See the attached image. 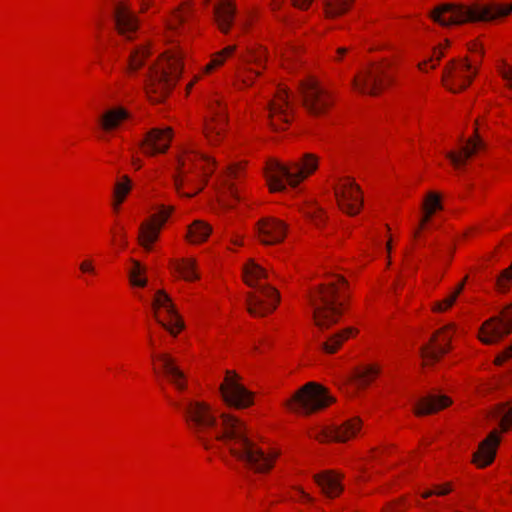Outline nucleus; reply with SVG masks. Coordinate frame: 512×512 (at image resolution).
I'll return each mask as SVG.
<instances>
[{
  "mask_svg": "<svg viewBox=\"0 0 512 512\" xmlns=\"http://www.w3.org/2000/svg\"><path fill=\"white\" fill-rule=\"evenodd\" d=\"M172 404L183 414L188 429L205 449L222 445L244 467L256 473L268 472L273 467L278 453L266 454L250 440L240 419L226 413L217 416L208 403L191 398Z\"/></svg>",
  "mask_w": 512,
  "mask_h": 512,
  "instance_id": "1",
  "label": "nucleus"
},
{
  "mask_svg": "<svg viewBox=\"0 0 512 512\" xmlns=\"http://www.w3.org/2000/svg\"><path fill=\"white\" fill-rule=\"evenodd\" d=\"M210 158L188 147L177 157L175 172L172 175L176 191L183 197L191 198L199 193L207 177L213 172Z\"/></svg>",
  "mask_w": 512,
  "mask_h": 512,
  "instance_id": "2",
  "label": "nucleus"
},
{
  "mask_svg": "<svg viewBox=\"0 0 512 512\" xmlns=\"http://www.w3.org/2000/svg\"><path fill=\"white\" fill-rule=\"evenodd\" d=\"M511 12L512 3L510 5L493 3L489 5L475 4L473 6L445 3L435 7L430 12V16L436 23L448 27L467 22L491 21L504 17Z\"/></svg>",
  "mask_w": 512,
  "mask_h": 512,
  "instance_id": "3",
  "label": "nucleus"
},
{
  "mask_svg": "<svg viewBox=\"0 0 512 512\" xmlns=\"http://www.w3.org/2000/svg\"><path fill=\"white\" fill-rule=\"evenodd\" d=\"M345 285L346 280L342 276L336 275L329 282L311 292L309 302L313 309V319L320 329H327L337 323L342 314V288Z\"/></svg>",
  "mask_w": 512,
  "mask_h": 512,
  "instance_id": "4",
  "label": "nucleus"
},
{
  "mask_svg": "<svg viewBox=\"0 0 512 512\" xmlns=\"http://www.w3.org/2000/svg\"><path fill=\"white\" fill-rule=\"evenodd\" d=\"M181 59L182 53L174 52L149 65L144 86L151 100L161 101L174 87L181 74Z\"/></svg>",
  "mask_w": 512,
  "mask_h": 512,
  "instance_id": "5",
  "label": "nucleus"
},
{
  "mask_svg": "<svg viewBox=\"0 0 512 512\" xmlns=\"http://www.w3.org/2000/svg\"><path fill=\"white\" fill-rule=\"evenodd\" d=\"M243 274L246 284L256 288L247 296L248 312L252 316L263 317L274 311L279 302V293L274 287L259 283L261 279H268V272L251 260L244 267Z\"/></svg>",
  "mask_w": 512,
  "mask_h": 512,
  "instance_id": "6",
  "label": "nucleus"
},
{
  "mask_svg": "<svg viewBox=\"0 0 512 512\" xmlns=\"http://www.w3.org/2000/svg\"><path fill=\"white\" fill-rule=\"evenodd\" d=\"M317 167L318 158L314 154L306 153L300 160L289 164H282L276 160L269 161L266 166V177L272 191H283L286 184L297 186Z\"/></svg>",
  "mask_w": 512,
  "mask_h": 512,
  "instance_id": "7",
  "label": "nucleus"
},
{
  "mask_svg": "<svg viewBox=\"0 0 512 512\" xmlns=\"http://www.w3.org/2000/svg\"><path fill=\"white\" fill-rule=\"evenodd\" d=\"M333 402L326 388L315 382H309L302 386L287 401V406L298 413L305 415L322 410Z\"/></svg>",
  "mask_w": 512,
  "mask_h": 512,
  "instance_id": "8",
  "label": "nucleus"
},
{
  "mask_svg": "<svg viewBox=\"0 0 512 512\" xmlns=\"http://www.w3.org/2000/svg\"><path fill=\"white\" fill-rule=\"evenodd\" d=\"M152 306L155 309L157 322L171 335L176 336L183 328L184 322L164 290H158L154 296Z\"/></svg>",
  "mask_w": 512,
  "mask_h": 512,
  "instance_id": "9",
  "label": "nucleus"
},
{
  "mask_svg": "<svg viewBox=\"0 0 512 512\" xmlns=\"http://www.w3.org/2000/svg\"><path fill=\"white\" fill-rule=\"evenodd\" d=\"M300 93L304 107L314 116L325 114L333 104L329 92L315 79L303 81L300 84Z\"/></svg>",
  "mask_w": 512,
  "mask_h": 512,
  "instance_id": "10",
  "label": "nucleus"
},
{
  "mask_svg": "<svg viewBox=\"0 0 512 512\" xmlns=\"http://www.w3.org/2000/svg\"><path fill=\"white\" fill-rule=\"evenodd\" d=\"M390 64H379L363 70L353 78L354 88L364 94L376 95L390 81Z\"/></svg>",
  "mask_w": 512,
  "mask_h": 512,
  "instance_id": "11",
  "label": "nucleus"
},
{
  "mask_svg": "<svg viewBox=\"0 0 512 512\" xmlns=\"http://www.w3.org/2000/svg\"><path fill=\"white\" fill-rule=\"evenodd\" d=\"M220 391L225 403L236 409H244L253 404V393L239 382V376L234 372L227 371Z\"/></svg>",
  "mask_w": 512,
  "mask_h": 512,
  "instance_id": "12",
  "label": "nucleus"
},
{
  "mask_svg": "<svg viewBox=\"0 0 512 512\" xmlns=\"http://www.w3.org/2000/svg\"><path fill=\"white\" fill-rule=\"evenodd\" d=\"M512 332V304L506 307L500 316L492 317L483 323L480 340L485 344L499 342Z\"/></svg>",
  "mask_w": 512,
  "mask_h": 512,
  "instance_id": "13",
  "label": "nucleus"
},
{
  "mask_svg": "<svg viewBox=\"0 0 512 512\" xmlns=\"http://www.w3.org/2000/svg\"><path fill=\"white\" fill-rule=\"evenodd\" d=\"M477 69L467 59L453 60L444 70V84L452 92H459L470 85Z\"/></svg>",
  "mask_w": 512,
  "mask_h": 512,
  "instance_id": "14",
  "label": "nucleus"
},
{
  "mask_svg": "<svg viewBox=\"0 0 512 512\" xmlns=\"http://www.w3.org/2000/svg\"><path fill=\"white\" fill-rule=\"evenodd\" d=\"M172 212V206L162 205L158 212L152 215L150 220L141 224L139 243L146 251L152 250V244L159 238L160 231Z\"/></svg>",
  "mask_w": 512,
  "mask_h": 512,
  "instance_id": "15",
  "label": "nucleus"
},
{
  "mask_svg": "<svg viewBox=\"0 0 512 512\" xmlns=\"http://www.w3.org/2000/svg\"><path fill=\"white\" fill-rule=\"evenodd\" d=\"M335 196L341 210L349 215H356L362 207V197L359 186L351 179L344 178L335 189Z\"/></svg>",
  "mask_w": 512,
  "mask_h": 512,
  "instance_id": "16",
  "label": "nucleus"
},
{
  "mask_svg": "<svg viewBox=\"0 0 512 512\" xmlns=\"http://www.w3.org/2000/svg\"><path fill=\"white\" fill-rule=\"evenodd\" d=\"M452 329V325L440 329L431 337L429 344L420 348V355L426 364L437 362L449 351Z\"/></svg>",
  "mask_w": 512,
  "mask_h": 512,
  "instance_id": "17",
  "label": "nucleus"
},
{
  "mask_svg": "<svg viewBox=\"0 0 512 512\" xmlns=\"http://www.w3.org/2000/svg\"><path fill=\"white\" fill-rule=\"evenodd\" d=\"M116 30L127 40L134 39L138 31V20L133 11L123 2H116L113 10Z\"/></svg>",
  "mask_w": 512,
  "mask_h": 512,
  "instance_id": "18",
  "label": "nucleus"
},
{
  "mask_svg": "<svg viewBox=\"0 0 512 512\" xmlns=\"http://www.w3.org/2000/svg\"><path fill=\"white\" fill-rule=\"evenodd\" d=\"M225 123V108L219 99H214L209 104V115L205 120V134L211 143L214 144L221 139Z\"/></svg>",
  "mask_w": 512,
  "mask_h": 512,
  "instance_id": "19",
  "label": "nucleus"
},
{
  "mask_svg": "<svg viewBox=\"0 0 512 512\" xmlns=\"http://www.w3.org/2000/svg\"><path fill=\"white\" fill-rule=\"evenodd\" d=\"M172 139V130L170 128H153L148 131L139 145L146 155L153 156L158 153H165Z\"/></svg>",
  "mask_w": 512,
  "mask_h": 512,
  "instance_id": "20",
  "label": "nucleus"
},
{
  "mask_svg": "<svg viewBox=\"0 0 512 512\" xmlns=\"http://www.w3.org/2000/svg\"><path fill=\"white\" fill-rule=\"evenodd\" d=\"M292 110L288 101V92L280 88L275 98L269 103V119L274 129H280L281 124H288L291 120Z\"/></svg>",
  "mask_w": 512,
  "mask_h": 512,
  "instance_id": "21",
  "label": "nucleus"
},
{
  "mask_svg": "<svg viewBox=\"0 0 512 512\" xmlns=\"http://www.w3.org/2000/svg\"><path fill=\"white\" fill-rule=\"evenodd\" d=\"M258 237L265 245L280 243L286 235V226L280 220L264 218L257 224Z\"/></svg>",
  "mask_w": 512,
  "mask_h": 512,
  "instance_id": "22",
  "label": "nucleus"
},
{
  "mask_svg": "<svg viewBox=\"0 0 512 512\" xmlns=\"http://www.w3.org/2000/svg\"><path fill=\"white\" fill-rule=\"evenodd\" d=\"M361 426V420L357 417L352 418L340 426H333L319 432L316 438L319 441H338L345 442L355 436Z\"/></svg>",
  "mask_w": 512,
  "mask_h": 512,
  "instance_id": "23",
  "label": "nucleus"
},
{
  "mask_svg": "<svg viewBox=\"0 0 512 512\" xmlns=\"http://www.w3.org/2000/svg\"><path fill=\"white\" fill-rule=\"evenodd\" d=\"M157 358L161 363L163 374L167 380L179 391L185 390L187 387L186 375L180 369L176 360L166 353L159 354Z\"/></svg>",
  "mask_w": 512,
  "mask_h": 512,
  "instance_id": "24",
  "label": "nucleus"
},
{
  "mask_svg": "<svg viewBox=\"0 0 512 512\" xmlns=\"http://www.w3.org/2000/svg\"><path fill=\"white\" fill-rule=\"evenodd\" d=\"M241 59L246 67L239 73V77L244 85L249 86L253 83L255 77L260 75V72L248 66L255 64L256 66L262 67L266 59L265 51L262 48L251 49L248 51L247 55L241 56Z\"/></svg>",
  "mask_w": 512,
  "mask_h": 512,
  "instance_id": "25",
  "label": "nucleus"
},
{
  "mask_svg": "<svg viewBox=\"0 0 512 512\" xmlns=\"http://www.w3.org/2000/svg\"><path fill=\"white\" fill-rule=\"evenodd\" d=\"M314 481L328 498H335L343 491L341 475L331 471H323L313 476Z\"/></svg>",
  "mask_w": 512,
  "mask_h": 512,
  "instance_id": "26",
  "label": "nucleus"
},
{
  "mask_svg": "<svg viewBox=\"0 0 512 512\" xmlns=\"http://www.w3.org/2000/svg\"><path fill=\"white\" fill-rule=\"evenodd\" d=\"M499 441L498 433L492 431L489 436L480 443L478 450L473 455V461L478 467H485L493 461Z\"/></svg>",
  "mask_w": 512,
  "mask_h": 512,
  "instance_id": "27",
  "label": "nucleus"
},
{
  "mask_svg": "<svg viewBox=\"0 0 512 512\" xmlns=\"http://www.w3.org/2000/svg\"><path fill=\"white\" fill-rule=\"evenodd\" d=\"M485 147V143L480 138V136L477 133V130L475 131V138H470L465 145H463L460 149V152H448L446 154L447 158L451 161L453 166L456 169L461 168L462 165L465 164L466 159L472 157L474 154L477 153V151L483 149Z\"/></svg>",
  "mask_w": 512,
  "mask_h": 512,
  "instance_id": "28",
  "label": "nucleus"
},
{
  "mask_svg": "<svg viewBox=\"0 0 512 512\" xmlns=\"http://www.w3.org/2000/svg\"><path fill=\"white\" fill-rule=\"evenodd\" d=\"M451 403V399L446 395L430 394L419 400L414 412L418 416L432 414L448 407Z\"/></svg>",
  "mask_w": 512,
  "mask_h": 512,
  "instance_id": "29",
  "label": "nucleus"
},
{
  "mask_svg": "<svg viewBox=\"0 0 512 512\" xmlns=\"http://www.w3.org/2000/svg\"><path fill=\"white\" fill-rule=\"evenodd\" d=\"M236 8L231 0H222L214 6V18L220 30L227 33L233 23Z\"/></svg>",
  "mask_w": 512,
  "mask_h": 512,
  "instance_id": "30",
  "label": "nucleus"
},
{
  "mask_svg": "<svg viewBox=\"0 0 512 512\" xmlns=\"http://www.w3.org/2000/svg\"><path fill=\"white\" fill-rule=\"evenodd\" d=\"M129 112L122 107L107 110L99 118V124L103 131L110 132L116 129L121 121L129 118Z\"/></svg>",
  "mask_w": 512,
  "mask_h": 512,
  "instance_id": "31",
  "label": "nucleus"
},
{
  "mask_svg": "<svg viewBox=\"0 0 512 512\" xmlns=\"http://www.w3.org/2000/svg\"><path fill=\"white\" fill-rule=\"evenodd\" d=\"M354 328H345L337 333L332 334L326 341L321 343V349L326 353H335L342 343L355 333Z\"/></svg>",
  "mask_w": 512,
  "mask_h": 512,
  "instance_id": "32",
  "label": "nucleus"
},
{
  "mask_svg": "<svg viewBox=\"0 0 512 512\" xmlns=\"http://www.w3.org/2000/svg\"><path fill=\"white\" fill-rule=\"evenodd\" d=\"M172 268L178 272L181 277L187 281L195 280L199 278L196 272V262L194 259L182 258L171 261Z\"/></svg>",
  "mask_w": 512,
  "mask_h": 512,
  "instance_id": "33",
  "label": "nucleus"
},
{
  "mask_svg": "<svg viewBox=\"0 0 512 512\" xmlns=\"http://www.w3.org/2000/svg\"><path fill=\"white\" fill-rule=\"evenodd\" d=\"M380 368L375 365H369L362 369H356L353 374V380L358 387L368 385L378 374Z\"/></svg>",
  "mask_w": 512,
  "mask_h": 512,
  "instance_id": "34",
  "label": "nucleus"
},
{
  "mask_svg": "<svg viewBox=\"0 0 512 512\" xmlns=\"http://www.w3.org/2000/svg\"><path fill=\"white\" fill-rule=\"evenodd\" d=\"M210 233L211 227L208 224L197 220L189 227L188 239L192 243H199L206 240Z\"/></svg>",
  "mask_w": 512,
  "mask_h": 512,
  "instance_id": "35",
  "label": "nucleus"
},
{
  "mask_svg": "<svg viewBox=\"0 0 512 512\" xmlns=\"http://www.w3.org/2000/svg\"><path fill=\"white\" fill-rule=\"evenodd\" d=\"M148 50L145 46H137L132 48L128 58V70L133 73L140 69L145 59L148 57Z\"/></svg>",
  "mask_w": 512,
  "mask_h": 512,
  "instance_id": "36",
  "label": "nucleus"
},
{
  "mask_svg": "<svg viewBox=\"0 0 512 512\" xmlns=\"http://www.w3.org/2000/svg\"><path fill=\"white\" fill-rule=\"evenodd\" d=\"M353 0H324L326 16L337 17L347 12Z\"/></svg>",
  "mask_w": 512,
  "mask_h": 512,
  "instance_id": "37",
  "label": "nucleus"
},
{
  "mask_svg": "<svg viewBox=\"0 0 512 512\" xmlns=\"http://www.w3.org/2000/svg\"><path fill=\"white\" fill-rule=\"evenodd\" d=\"M494 418L499 420V425L503 431L512 428V406L501 404L494 410Z\"/></svg>",
  "mask_w": 512,
  "mask_h": 512,
  "instance_id": "38",
  "label": "nucleus"
},
{
  "mask_svg": "<svg viewBox=\"0 0 512 512\" xmlns=\"http://www.w3.org/2000/svg\"><path fill=\"white\" fill-rule=\"evenodd\" d=\"M145 268L137 260H132V268L129 271L130 283L133 286L145 287L147 279L142 277L145 274Z\"/></svg>",
  "mask_w": 512,
  "mask_h": 512,
  "instance_id": "39",
  "label": "nucleus"
},
{
  "mask_svg": "<svg viewBox=\"0 0 512 512\" xmlns=\"http://www.w3.org/2000/svg\"><path fill=\"white\" fill-rule=\"evenodd\" d=\"M239 170H240V168L238 165L230 166L228 169L227 175L223 178V181H222V184L225 187V189L227 190L228 194L235 200L239 199L238 191L234 187V185L232 183H230V179L236 178L238 176Z\"/></svg>",
  "mask_w": 512,
  "mask_h": 512,
  "instance_id": "40",
  "label": "nucleus"
},
{
  "mask_svg": "<svg viewBox=\"0 0 512 512\" xmlns=\"http://www.w3.org/2000/svg\"><path fill=\"white\" fill-rule=\"evenodd\" d=\"M236 50V46L231 45L216 53L209 64L206 66V72L212 71L215 67L222 65L227 57L232 55Z\"/></svg>",
  "mask_w": 512,
  "mask_h": 512,
  "instance_id": "41",
  "label": "nucleus"
},
{
  "mask_svg": "<svg viewBox=\"0 0 512 512\" xmlns=\"http://www.w3.org/2000/svg\"><path fill=\"white\" fill-rule=\"evenodd\" d=\"M442 209V204L440 201V196L437 193L430 192L428 193L425 202H424V210L425 213L429 215H433L435 211Z\"/></svg>",
  "mask_w": 512,
  "mask_h": 512,
  "instance_id": "42",
  "label": "nucleus"
},
{
  "mask_svg": "<svg viewBox=\"0 0 512 512\" xmlns=\"http://www.w3.org/2000/svg\"><path fill=\"white\" fill-rule=\"evenodd\" d=\"M131 189V180L127 176H123L121 181L115 184L114 196L119 198V202H123L126 195Z\"/></svg>",
  "mask_w": 512,
  "mask_h": 512,
  "instance_id": "43",
  "label": "nucleus"
},
{
  "mask_svg": "<svg viewBox=\"0 0 512 512\" xmlns=\"http://www.w3.org/2000/svg\"><path fill=\"white\" fill-rule=\"evenodd\" d=\"M187 16H188V9L183 5L174 12V14L168 24L169 28L171 30H176L178 28V26L180 24H182L187 19Z\"/></svg>",
  "mask_w": 512,
  "mask_h": 512,
  "instance_id": "44",
  "label": "nucleus"
},
{
  "mask_svg": "<svg viewBox=\"0 0 512 512\" xmlns=\"http://www.w3.org/2000/svg\"><path fill=\"white\" fill-rule=\"evenodd\" d=\"M508 283H512V263L507 269L503 270L497 278V286L502 291L506 289Z\"/></svg>",
  "mask_w": 512,
  "mask_h": 512,
  "instance_id": "45",
  "label": "nucleus"
},
{
  "mask_svg": "<svg viewBox=\"0 0 512 512\" xmlns=\"http://www.w3.org/2000/svg\"><path fill=\"white\" fill-rule=\"evenodd\" d=\"M458 296H456L453 292H451L446 298L442 301H439L435 304V311L442 312L446 309L453 306Z\"/></svg>",
  "mask_w": 512,
  "mask_h": 512,
  "instance_id": "46",
  "label": "nucleus"
},
{
  "mask_svg": "<svg viewBox=\"0 0 512 512\" xmlns=\"http://www.w3.org/2000/svg\"><path fill=\"white\" fill-rule=\"evenodd\" d=\"M452 490L450 484H445L443 486H437L436 490H428L422 494L423 498H428L432 495H446Z\"/></svg>",
  "mask_w": 512,
  "mask_h": 512,
  "instance_id": "47",
  "label": "nucleus"
},
{
  "mask_svg": "<svg viewBox=\"0 0 512 512\" xmlns=\"http://www.w3.org/2000/svg\"><path fill=\"white\" fill-rule=\"evenodd\" d=\"M512 357V344L505 348L495 359L497 365H501Z\"/></svg>",
  "mask_w": 512,
  "mask_h": 512,
  "instance_id": "48",
  "label": "nucleus"
},
{
  "mask_svg": "<svg viewBox=\"0 0 512 512\" xmlns=\"http://www.w3.org/2000/svg\"><path fill=\"white\" fill-rule=\"evenodd\" d=\"M79 269L82 273L95 274L94 263L91 259H86L82 261L79 265Z\"/></svg>",
  "mask_w": 512,
  "mask_h": 512,
  "instance_id": "49",
  "label": "nucleus"
},
{
  "mask_svg": "<svg viewBox=\"0 0 512 512\" xmlns=\"http://www.w3.org/2000/svg\"><path fill=\"white\" fill-rule=\"evenodd\" d=\"M309 217L316 223L323 221V213L320 208L313 207L310 211L307 212Z\"/></svg>",
  "mask_w": 512,
  "mask_h": 512,
  "instance_id": "50",
  "label": "nucleus"
},
{
  "mask_svg": "<svg viewBox=\"0 0 512 512\" xmlns=\"http://www.w3.org/2000/svg\"><path fill=\"white\" fill-rule=\"evenodd\" d=\"M500 73L503 79L507 82V85L512 87V68L502 69Z\"/></svg>",
  "mask_w": 512,
  "mask_h": 512,
  "instance_id": "51",
  "label": "nucleus"
},
{
  "mask_svg": "<svg viewBox=\"0 0 512 512\" xmlns=\"http://www.w3.org/2000/svg\"><path fill=\"white\" fill-rule=\"evenodd\" d=\"M313 0H292L293 5L299 9H307Z\"/></svg>",
  "mask_w": 512,
  "mask_h": 512,
  "instance_id": "52",
  "label": "nucleus"
},
{
  "mask_svg": "<svg viewBox=\"0 0 512 512\" xmlns=\"http://www.w3.org/2000/svg\"><path fill=\"white\" fill-rule=\"evenodd\" d=\"M296 490L299 493L302 500L306 502H313L314 499L309 494H307L303 489L296 488Z\"/></svg>",
  "mask_w": 512,
  "mask_h": 512,
  "instance_id": "53",
  "label": "nucleus"
},
{
  "mask_svg": "<svg viewBox=\"0 0 512 512\" xmlns=\"http://www.w3.org/2000/svg\"><path fill=\"white\" fill-rule=\"evenodd\" d=\"M442 57H443V52L440 49H435L431 61L433 59H436V61H439Z\"/></svg>",
  "mask_w": 512,
  "mask_h": 512,
  "instance_id": "54",
  "label": "nucleus"
},
{
  "mask_svg": "<svg viewBox=\"0 0 512 512\" xmlns=\"http://www.w3.org/2000/svg\"><path fill=\"white\" fill-rule=\"evenodd\" d=\"M464 289V283H459L456 288L452 291L456 296H459Z\"/></svg>",
  "mask_w": 512,
  "mask_h": 512,
  "instance_id": "55",
  "label": "nucleus"
},
{
  "mask_svg": "<svg viewBox=\"0 0 512 512\" xmlns=\"http://www.w3.org/2000/svg\"><path fill=\"white\" fill-rule=\"evenodd\" d=\"M431 216H432V215H429L428 213H426V214L423 216V218H422V219H421V221H420V227H419V229H420V228H422V227H423V226H424V225H425V224L430 220Z\"/></svg>",
  "mask_w": 512,
  "mask_h": 512,
  "instance_id": "56",
  "label": "nucleus"
},
{
  "mask_svg": "<svg viewBox=\"0 0 512 512\" xmlns=\"http://www.w3.org/2000/svg\"><path fill=\"white\" fill-rule=\"evenodd\" d=\"M470 51L472 52H481L482 53V48L480 47V45H478L477 43H473L471 44V46L469 47Z\"/></svg>",
  "mask_w": 512,
  "mask_h": 512,
  "instance_id": "57",
  "label": "nucleus"
},
{
  "mask_svg": "<svg viewBox=\"0 0 512 512\" xmlns=\"http://www.w3.org/2000/svg\"><path fill=\"white\" fill-rule=\"evenodd\" d=\"M132 164L134 165V167H135L136 169H140V168H141V166H142L141 161H140L139 159H137V158H134V159L132 160Z\"/></svg>",
  "mask_w": 512,
  "mask_h": 512,
  "instance_id": "58",
  "label": "nucleus"
},
{
  "mask_svg": "<svg viewBox=\"0 0 512 512\" xmlns=\"http://www.w3.org/2000/svg\"><path fill=\"white\" fill-rule=\"evenodd\" d=\"M282 5V0H273V9L276 10V9H279Z\"/></svg>",
  "mask_w": 512,
  "mask_h": 512,
  "instance_id": "59",
  "label": "nucleus"
},
{
  "mask_svg": "<svg viewBox=\"0 0 512 512\" xmlns=\"http://www.w3.org/2000/svg\"><path fill=\"white\" fill-rule=\"evenodd\" d=\"M348 51V49L346 47H340L337 49V54L339 56H343L344 54H346Z\"/></svg>",
  "mask_w": 512,
  "mask_h": 512,
  "instance_id": "60",
  "label": "nucleus"
},
{
  "mask_svg": "<svg viewBox=\"0 0 512 512\" xmlns=\"http://www.w3.org/2000/svg\"><path fill=\"white\" fill-rule=\"evenodd\" d=\"M122 202H119V198H116V201L113 203L114 210L117 211L119 209V205Z\"/></svg>",
  "mask_w": 512,
  "mask_h": 512,
  "instance_id": "61",
  "label": "nucleus"
},
{
  "mask_svg": "<svg viewBox=\"0 0 512 512\" xmlns=\"http://www.w3.org/2000/svg\"><path fill=\"white\" fill-rule=\"evenodd\" d=\"M386 249H387L388 254H390L391 249H392V245H391V241L390 240L386 244Z\"/></svg>",
  "mask_w": 512,
  "mask_h": 512,
  "instance_id": "62",
  "label": "nucleus"
},
{
  "mask_svg": "<svg viewBox=\"0 0 512 512\" xmlns=\"http://www.w3.org/2000/svg\"><path fill=\"white\" fill-rule=\"evenodd\" d=\"M426 64H427L426 62H424V63H420V64L418 65L419 69H420V70H422V71H424V70H425V66H426Z\"/></svg>",
  "mask_w": 512,
  "mask_h": 512,
  "instance_id": "63",
  "label": "nucleus"
},
{
  "mask_svg": "<svg viewBox=\"0 0 512 512\" xmlns=\"http://www.w3.org/2000/svg\"><path fill=\"white\" fill-rule=\"evenodd\" d=\"M121 239L123 240V245H125V235L122 234Z\"/></svg>",
  "mask_w": 512,
  "mask_h": 512,
  "instance_id": "64",
  "label": "nucleus"
}]
</instances>
